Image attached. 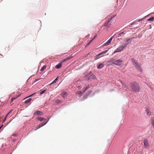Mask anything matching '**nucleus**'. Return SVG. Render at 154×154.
I'll use <instances>...</instances> for the list:
<instances>
[{
    "label": "nucleus",
    "instance_id": "nucleus-1",
    "mask_svg": "<svg viewBox=\"0 0 154 154\" xmlns=\"http://www.w3.org/2000/svg\"><path fill=\"white\" fill-rule=\"evenodd\" d=\"M130 88L132 90L135 92H139L140 90V87L139 85L137 82L131 83L130 84Z\"/></svg>",
    "mask_w": 154,
    "mask_h": 154
},
{
    "label": "nucleus",
    "instance_id": "nucleus-2",
    "mask_svg": "<svg viewBox=\"0 0 154 154\" xmlns=\"http://www.w3.org/2000/svg\"><path fill=\"white\" fill-rule=\"evenodd\" d=\"M132 60L134 66L136 69L138 70V71L142 72L143 70L141 67V65L137 62L136 61L134 60V58Z\"/></svg>",
    "mask_w": 154,
    "mask_h": 154
},
{
    "label": "nucleus",
    "instance_id": "nucleus-3",
    "mask_svg": "<svg viewBox=\"0 0 154 154\" xmlns=\"http://www.w3.org/2000/svg\"><path fill=\"white\" fill-rule=\"evenodd\" d=\"M38 120H39L40 121H42L43 120H44V122L40 124L35 129V130H37L39 129L40 128L43 126L45 125L48 122V121H46V119H45L42 118H38Z\"/></svg>",
    "mask_w": 154,
    "mask_h": 154
},
{
    "label": "nucleus",
    "instance_id": "nucleus-4",
    "mask_svg": "<svg viewBox=\"0 0 154 154\" xmlns=\"http://www.w3.org/2000/svg\"><path fill=\"white\" fill-rule=\"evenodd\" d=\"M122 61L120 60H116L114 62H109V64L110 65H112V64H115L116 65L119 66L122 64Z\"/></svg>",
    "mask_w": 154,
    "mask_h": 154
},
{
    "label": "nucleus",
    "instance_id": "nucleus-5",
    "mask_svg": "<svg viewBox=\"0 0 154 154\" xmlns=\"http://www.w3.org/2000/svg\"><path fill=\"white\" fill-rule=\"evenodd\" d=\"M69 59V58H66L62 60L60 63L56 66L55 68L57 69H60L62 66L63 63L68 60Z\"/></svg>",
    "mask_w": 154,
    "mask_h": 154
},
{
    "label": "nucleus",
    "instance_id": "nucleus-6",
    "mask_svg": "<svg viewBox=\"0 0 154 154\" xmlns=\"http://www.w3.org/2000/svg\"><path fill=\"white\" fill-rule=\"evenodd\" d=\"M124 49V48L122 45L117 48L113 52V54L116 52H120L122 51Z\"/></svg>",
    "mask_w": 154,
    "mask_h": 154
},
{
    "label": "nucleus",
    "instance_id": "nucleus-7",
    "mask_svg": "<svg viewBox=\"0 0 154 154\" xmlns=\"http://www.w3.org/2000/svg\"><path fill=\"white\" fill-rule=\"evenodd\" d=\"M115 35V34L114 35L112 36L107 41V42H106L105 43H104V44H103V46H107V45H109L110 44V43H111V41H112V40Z\"/></svg>",
    "mask_w": 154,
    "mask_h": 154
},
{
    "label": "nucleus",
    "instance_id": "nucleus-8",
    "mask_svg": "<svg viewBox=\"0 0 154 154\" xmlns=\"http://www.w3.org/2000/svg\"><path fill=\"white\" fill-rule=\"evenodd\" d=\"M143 144L144 147L147 148H148L149 146V143L148 140H144L143 141Z\"/></svg>",
    "mask_w": 154,
    "mask_h": 154
},
{
    "label": "nucleus",
    "instance_id": "nucleus-9",
    "mask_svg": "<svg viewBox=\"0 0 154 154\" xmlns=\"http://www.w3.org/2000/svg\"><path fill=\"white\" fill-rule=\"evenodd\" d=\"M114 17H113L110 18L107 21L105 22L104 26H107L108 24H109V23L111 21V20H112V19Z\"/></svg>",
    "mask_w": 154,
    "mask_h": 154
},
{
    "label": "nucleus",
    "instance_id": "nucleus-10",
    "mask_svg": "<svg viewBox=\"0 0 154 154\" xmlns=\"http://www.w3.org/2000/svg\"><path fill=\"white\" fill-rule=\"evenodd\" d=\"M43 114L42 112L39 111H36L34 113V115H36L37 116H40V115H42Z\"/></svg>",
    "mask_w": 154,
    "mask_h": 154
},
{
    "label": "nucleus",
    "instance_id": "nucleus-11",
    "mask_svg": "<svg viewBox=\"0 0 154 154\" xmlns=\"http://www.w3.org/2000/svg\"><path fill=\"white\" fill-rule=\"evenodd\" d=\"M123 42H123V43H122V45L123 46V47L125 48L128 44V43L127 42V41L126 40L125 41L124 40Z\"/></svg>",
    "mask_w": 154,
    "mask_h": 154
},
{
    "label": "nucleus",
    "instance_id": "nucleus-12",
    "mask_svg": "<svg viewBox=\"0 0 154 154\" xmlns=\"http://www.w3.org/2000/svg\"><path fill=\"white\" fill-rule=\"evenodd\" d=\"M76 95H77L78 97H80L83 94L81 91H79L76 92Z\"/></svg>",
    "mask_w": 154,
    "mask_h": 154
},
{
    "label": "nucleus",
    "instance_id": "nucleus-13",
    "mask_svg": "<svg viewBox=\"0 0 154 154\" xmlns=\"http://www.w3.org/2000/svg\"><path fill=\"white\" fill-rule=\"evenodd\" d=\"M61 95L62 97L65 98L67 96V94L66 92L63 91L61 93Z\"/></svg>",
    "mask_w": 154,
    "mask_h": 154
},
{
    "label": "nucleus",
    "instance_id": "nucleus-14",
    "mask_svg": "<svg viewBox=\"0 0 154 154\" xmlns=\"http://www.w3.org/2000/svg\"><path fill=\"white\" fill-rule=\"evenodd\" d=\"M104 66V64L102 63L99 64L97 66V68L98 69H101Z\"/></svg>",
    "mask_w": 154,
    "mask_h": 154
},
{
    "label": "nucleus",
    "instance_id": "nucleus-15",
    "mask_svg": "<svg viewBox=\"0 0 154 154\" xmlns=\"http://www.w3.org/2000/svg\"><path fill=\"white\" fill-rule=\"evenodd\" d=\"M58 79V77L56 78L53 82H52L51 84H50L49 85L50 86H51L52 84L55 83Z\"/></svg>",
    "mask_w": 154,
    "mask_h": 154
},
{
    "label": "nucleus",
    "instance_id": "nucleus-16",
    "mask_svg": "<svg viewBox=\"0 0 154 154\" xmlns=\"http://www.w3.org/2000/svg\"><path fill=\"white\" fill-rule=\"evenodd\" d=\"M154 20V17H152L147 20L148 21H153Z\"/></svg>",
    "mask_w": 154,
    "mask_h": 154
},
{
    "label": "nucleus",
    "instance_id": "nucleus-17",
    "mask_svg": "<svg viewBox=\"0 0 154 154\" xmlns=\"http://www.w3.org/2000/svg\"><path fill=\"white\" fill-rule=\"evenodd\" d=\"M32 99L31 98H29L25 101V103H28L30 102V101Z\"/></svg>",
    "mask_w": 154,
    "mask_h": 154
},
{
    "label": "nucleus",
    "instance_id": "nucleus-18",
    "mask_svg": "<svg viewBox=\"0 0 154 154\" xmlns=\"http://www.w3.org/2000/svg\"><path fill=\"white\" fill-rule=\"evenodd\" d=\"M46 66L45 65L43 66L42 68L41 69L40 71L42 72H43L46 68Z\"/></svg>",
    "mask_w": 154,
    "mask_h": 154
},
{
    "label": "nucleus",
    "instance_id": "nucleus-19",
    "mask_svg": "<svg viewBox=\"0 0 154 154\" xmlns=\"http://www.w3.org/2000/svg\"><path fill=\"white\" fill-rule=\"evenodd\" d=\"M146 18V17H143V18H142L141 19L138 20H137V21L138 22H140L142 20H143L144 19H145Z\"/></svg>",
    "mask_w": 154,
    "mask_h": 154
},
{
    "label": "nucleus",
    "instance_id": "nucleus-20",
    "mask_svg": "<svg viewBox=\"0 0 154 154\" xmlns=\"http://www.w3.org/2000/svg\"><path fill=\"white\" fill-rule=\"evenodd\" d=\"M108 51V50H105L103 51H102L100 53L101 54V55L102 54H105Z\"/></svg>",
    "mask_w": 154,
    "mask_h": 154
},
{
    "label": "nucleus",
    "instance_id": "nucleus-21",
    "mask_svg": "<svg viewBox=\"0 0 154 154\" xmlns=\"http://www.w3.org/2000/svg\"><path fill=\"white\" fill-rule=\"evenodd\" d=\"M18 97H14L12 98L11 99V102H12L14 100H15Z\"/></svg>",
    "mask_w": 154,
    "mask_h": 154
},
{
    "label": "nucleus",
    "instance_id": "nucleus-22",
    "mask_svg": "<svg viewBox=\"0 0 154 154\" xmlns=\"http://www.w3.org/2000/svg\"><path fill=\"white\" fill-rule=\"evenodd\" d=\"M89 88V86L88 85L85 89L83 91V92L84 93Z\"/></svg>",
    "mask_w": 154,
    "mask_h": 154
},
{
    "label": "nucleus",
    "instance_id": "nucleus-23",
    "mask_svg": "<svg viewBox=\"0 0 154 154\" xmlns=\"http://www.w3.org/2000/svg\"><path fill=\"white\" fill-rule=\"evenodd\" d=\"M101 55V54L100 53H99V54H97V55H96L94 57V58H97V57L100 56V55Z\"/></svg>",
    "mask_w": 154,
    "mask_h": 154
},
{
    "label": "nucleus",
    "instance_id": "nucleus-24",
    "mask_svg": "<svg viewBox=\"0 0 154 154\" xmlns=\"http://www.w3.org/2000/svg\"><path fill=\"white\" fill-rule=\"evenodd\" d=\"M127 42L129 44V43H130L131 41V40L130 39H127L126 40Z\"/></svg>",
    "mask_w": 154,
    "mask_h": 154
},
{
    "label": "nucleus",
    "instance_id": "nucleus-25",
    "mask_svg": "<svg viewBox=\"0 0 154 154\" xmlns=\"http://www.w3.org/2000/svg\"><path fill=\"white\" fill-rule=\"evenodd\" d=\"M46 90H44L40 93V94H42L44 93L46 91Z\"/></svg>",
    "mask_w": 154,
    "mask_h": 154
},
{
    "label": "nucleus",
    "instance_id": "nucleus-26",
    "mask_svg": "<svg viewBox=\"0 0 154 154\" xmlns=\"http://www.w3.org/2000/svg\"><path fill=\"white\" fill-rule=\"evenodd\" d=\"M152 124L154 128V119L153 118L152 119Z\"/></svg>",
    "mask_w": 154,
    "mask_h": 154
},
{
    "label": "nucleus",
    "instance_id": "nucleus-27",
    "mask_svg": "<svg viewBox=\"0 0 154 154\" xmlns=\"http://www.w3.org/2000/svg\"><path fill=\"white\" fill-rule=\"evenodd\" d=\"M10 113V112H9L8 114L5 117L4 119V120H3V122H4L5 120H6V117L7 116H8V115Z\"/></svg>",
    "mask_w": 154,
    "mask_h": 154
},
{
    "label": "nucleus",
    "instance_id": "nucleus-28",
    "mask_svg": "<svg viewBox=\"0 0 154 154\" xmlns=\"http://www.w3.org/2000/svg\"><path fill=\"white\" fill-rule=\"evenodd\" d=\"M135 23V21H134L132 23H131L130 24V26H131V25H133V24H134Z\"/></svg>",
    "mask_w": 154,
    "mask_h": 154
},
{
    "label": "nucleus",
    "instance_id": "nucleus-29",
    "mask_svg": "<svg viewBox=\"0 0 154 154\" xmlns=\"http://www.w3.org/2000/svg\"><path fill=\"white\" fill-rule=\"evenodd\" d=\"M96 35H95L94 38H93L91 40V41H90V42H92L93 40L96 37Z\"/></svg>",
    "mask_w": 154,
    "mask_h": 154
},
{
    "label": "nucleus",
    "instance_id": "nucleus-30",
    "mask_svg": "<svg viewBox=\"0 0 154 154\" xmlns=\"http://www.w3.org/2000/svg\"><path fill=\"white\" fill-rule=\"evenodd\" d=\"M146 111L147 114L148 115H150V114H149V112L147 110H146Z\"/></svg>",
    "mask_w": 154,
    "mask_h": 154
},
{
    "label": "nucleus",
    "instance_id": "nucleus-31",
    "mask_svg": "<svg viewBox=\"0 0 154 154\" xmlns=\"http://www.w3.org/2000/svg\"><path fill=\"white\" fill-rule=\"evenodd\" d=\"M123 33H124V32H122L120 33L119 34L118 36H120V35H121V34H123Z\"/></svg>",
    "mask_w": 154,
    "mask_h": 154
},
{
    "label": "nucleus",
    "instance_id": "nucleus-32",
    "mask_svg": "<svg viewBox=\"0 0 154 154\" xmlns=\"http://www.w3.org/2000/svg\"><path fill=\"white\" fill-rule=\"evenodd\" d=\"M91 42H90V41L89 42V43H88L86 45V46H85V47H86L87 46H88V45H89L90 44Z\"/></svg>",
    "mask_w": 154,
    "mask_h": 154
},
{
    "label": "nucleus",
    "instance_id": "nucleus-33",
    "mask_svg": "<svg viewBox=\"0 0 154 154\" xmlns=\"http://www.w3.org/2000/svg\"><path fill=\"white\" fill-rule=\"evenodd\" d=\"M91 76L93 78L94 76V75L93 74H92Z\"/></svg>",
    "mask_w": 154,
    "mask_h": 154
},
{
    "label": "nucleus",
    "instance_id": "nucleus-34",
    "mask_svg": "<svg viewBox=\"0 0 154 154\" xmlns=\"http://www.w3.org/2000/svg\"><path fill=\"white\" fill-rule=\"evenodd\" d=\"M35 94V93H34V94H31V95H30V96H29V97H31V96H33Z\"/></svg>",
    "mask_w": 154,
    "mask_h": 154
},
{
    "label": "nucleus",
    "instance_id": "nucleus-35",
    "mask_svg": "<svg viewBox=\"0 0 154 154\" xmlns=\"http://www.w3.org/2000/svg\"><path fill=\"white\" fill-rule=\"evenodd\" d=\"M73 57V56H72L71 57H69V56H68V57H67L66 58H72V57Z\"/></svg>",
    "mask_w": 154,
    "mask_h": 154
},
{
    "label": "nucleus",
    "instance_id": "nucleus-36",
    "mask_svg": "<svg viewBox=\"0 0 154 154\" xmlns=\"http://www.w3.org/2000/svg\"><path fill=\"white\" fill-rule=\"evenodd\" d=\"M38 80H39V79H35V82H37V81H38Z\"/></svg>",
    "mask_w": 154,
    "mask_h": 154
},
{
    "label": "nucleus",
    "instance_id": "nucleus-37",
    "mask_svg": "<svg viewBox=\"0 0 154 154\" xmlns=\"http://www.w3.org/2000/svg\"><path fill=\"white\" fill-rule=\"evenodd\" d=\"M137 20H135L134 21H135V23L136 22H138V21H137Z\"/></svg>",
    "mask_w": 154,
    "mask_h": 154
},
{
    "label": "nucleus",
    "instance_id": "nucleus-38",
    "mask_svg": "<svg viewBox=\"0 0 154 154\" xmlns=\"http://www.w3.org/2000/svg\"><path fill=\"white\" fill-rule=\"evenodd\" d=\"M3 126V125H2L0 127V129H1V128Z\"/></svg>",
    "mask_w": 154,
    "mask_h": 154
},
{
    "label": "nucleus",
    "instance_id": "nucleus-39",
    "mask_svg": "<svg viewBox=\"0 0 154 154\" xmlns=\"http://www.w3.org/2000/svg\"><path fill=\"white\" fill-rule=\"evenodd\" d=\"M106 55H104V56H101V57H103V56H105ZM100 57L99 58H100Z\"/></svg>",
    "mask_w": 154,
    "mask_h": 154
},
{
    "label": "nucleus",
    "instance_id": "nucleus-40",
    "mask_svg": "<svg viewBox=\"0 0 154 154\" xmlns=\"http://www.w3.org/2000/svg\"><path fill=\"white\" fill-rule=\"evenodd\" d=\"M58 102H61V101L60 100H58Z\"/></svg>",
    "mask_w": 154,
    "mask_h": 154
},
{
    "label": "nucleus",
    "instance_id": "nucleus-41",
    "mask_svg": "<svg viewBox=\"0 0 154 154\" xmlns=\"http://www.w3.org/2000/svg\"><path fill=\"white\" fill-rule=\"evenodd\" d=\"M149 14L147 15L145 17H148L149 16Z\"/></svg>",
    "mask_w": 154,
    "mask_h": 154
},
{
    "label": "nucleus",
    "instance_id": "nucleus-42",
    "mask_svg": "<svg viewBox=\"0 0 154 154\" xmlns=\"http://www.w3.org/2000/svg\"><path fill=\"white\" fill-rule=\"evenodd\" d=\"M154 14V12L153 13H152V14Z\"/></svg>",
    "mask_w": 154,
    "mask_h": 154
},
{
    "label": "nucleus",
    "instance_id": "nucleus-43",
    "mask_svg": "<svg viewBox=\"0 0 154 154\" xmlns=\"http://www.w3.org/2000/svg\"><path fill=\"white\" fill-rule=\"evenodd\" d=\"M89 79H90L88 78V80H89Z\"/></svg>",
    "mask_w": 154,
    "mask_h": 154
},
{
    "label": "nucleus",
    "instance_id": "nucleus-44",
    "mask_svg": "<svg viewBox=\"0 0 154 154\" xmlns=\"http://www.w3.org/2000/svg\"><path fill=\"white\" fill-rule=\"evenodd\" d=\"M133 38H132L131 39H132Z\"/></svg>",
    "mask_w": 154,
    "mask_h": 154
},
{
    "label": "nucleus",
    "instance_id": "nucleus-45",
    "mask_svg": "<svg viewBox=\"0 0 154 154\" xmlns=\"http://www.w3.org/2000/svg\"><path fill=\"white\" fill-rule=\"evenodd\" d=\"M89 54V53H88V55Z\"/></svg>",
    "mask_w": 154,
    "mask_h": 154
}]
</instances>
